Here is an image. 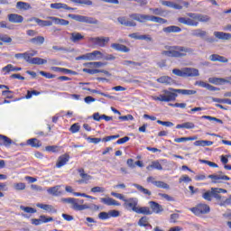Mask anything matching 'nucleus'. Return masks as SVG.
I'll return each instance as SVG.
<instances>
[{
    "mask_svg": "<svg viewBox=\"0 0 231 231\" xmlns=\"http://www.w3.org/2000/svg\"><path fill=\"white\" fill-rule=\"evenodd\" d=\"M162 93H164V95L152 97V100H155L158 102H174L176 98H178V93L180 95H184L189 97L190 95H196L198 91L190 90V89H178V88H169L168 90L167 89L162 90Z\"/></svg>",
    "mask_w": 231,
    "mask_h": 231,
    "instance_id": "obj_1",
    "label": "nucleus"
},
{
    "mask_svg": "<svg viewBox=\"0 0 231 231\" xmlns=\"http://www.w3.org/2000/svg\"><path fill=\"white\" fill-rule=\"evenodd\" d=\"M165 50L168 51H162L161 55L171 57V59H183L194 54V49L180 45L165 46Z\"/></svg>",
    "mask_w": 231,
    "mask_h": 231,
    "instance_id": "obj_2",
    "label": "nucleus"
},
{
    "mask_svg": "<svg viewBox=\"0 0 231 231\" xmlns=\"http://www.w3.org/2000/svg\"><path fill=\"white\" fill-rule=\"evenodd\" d=\"M188 17H179L178 21L180 24H186V26H198L199 23H208L210 16L207 14H198L194 13H188Z\"/></svg>",
    "mask_w": 231,
    "mask_h": 231,
    "instance_id": "obj_3",
    "label": "nucleus"
},
{
    "mask_svg": "<svg viewBox=\"0 0 231 231\" xmlns=\"http://www.w3.org/2000/svg\"><path fill=\"white\" fill-rule=\"evenodd\" d=\"M130 17L138 23H147V21H151L152 23H158L159 24H166L167 23V20L162 17L149 14H130Z\"/></svg>",
    "mask_w": 231,
    "mask_h": 231,
    "instance_id": "obj_4",
    "label": "nucleus"
},
{
    "mask_svg": "<svg viewBox=\"0 0 231 231\" xmlns=\"http://www.w3.org/2000/svg\"><path fill=\"white\" fill-rule=\"evenodd\" d=\"M61 201H63V203H69L71 208L77 211L88 210L91 208V207L88 206L87 204H84V199H80L67 198L62 199Z\"/></svg>",
    "mask_w": 231,
    "mask_h": 231,
    "instance_id": "obj_5",
    "label": "nucleus"
},
{
    "mask_svg": "<svg viewBox=\"0 0 231 231\" xmlns=\"http://www.w3.org/2000/svg\"><path fill=\"white\" fill-rule=\"evenodd\" d=\"M172 73L173 75L182 77L183 79H187L189 77H199V70L194 68H183L182 69H173Z\"/></svg>",
    "mask_w": 231,
    "mask_h": 231,
    "instance_id": "obj_6",
    "label": "nucleus"
},
{
    "mask_svg": "<svg viewBox=\"0 0 231 231\" xmlns=\"http://www.w3.org/2000/svg\"><path fill=\"white\" fill-rule=\"evenodd\" d=\"M189 210L197 216V217H201L206 216V214H210V206L205 203H199L193 208H189Z\"/></svg>",
    "mask_w": 231,
    "mask_h": 231,
    "instance_id": "obj_7",
    "label": "nucleus"
},
{
    "mask_svg": "<svg viewBox=\"0 0 231 231\" xmlns=\"http://www.w3.org/2000/svg\"><path fill=\"white\" fill-rule=\"evenodd\" d=\"M68 17H69V19L77 21L78 23H86L87 24H97L98 23V20L93 17L84 16L80 14H68Z\"/></svg>",
    "mask_w": 231,
    "mask_h": 231,
    "instance_id": "obj_8",
    "label": "nucleus"
},
{
    "mask_svg": "<svg viewBox=\"0 0 231 231\" xmlns=\"http://www.w3.org/2000/svg\"><path fill=\"white\" fill-rule=\"evenodd\" d=\"M104 57V53L100 51H94L77 58V60H100Z\"/></svg>",
    "mask_w": 231,
    "mask_h": 231,
    "instance_id": "obj_9",
    "label": "nucleus"
},
{
    "mask_svg": "<svg viewBox=\"0 0 231 231\" xmlns=\"http://www.w3.org/2000/svg\"><path fill=\"white\" fill-rule=\"evenodd\" d=\"M123 206L125 207V208H126V210H132V212L136 213L138 210V199L136 198L126 199Z\"/></svg>",
    "mask_w": 231,
    "mask_h": 231,
    "instance_id": "obj_10",
    "label": "nucleus"
},
{
    "mask_svg": "<svg viewBox=\"0 0 231 231\" xmlns=\"http://www.w3.org/2000/svg\"><path fill=\"white\" fill-rule=\"evenodd\" d=\"M88 41L95 44L96 46H99L100 48H104L107 42H109V37H94L89 38Z\"/></svg>",
    "mask_w": 231,
    "mask_h": 231,
    "instance_id": "obj_11",
    "label": "nucleus"
},
{
    "mask_svg": "<svg viewBox=\"0 0 231 231\" xmlns=\"http://www.w3.org/2000/svg\"><path fill=\"white\" fill-rule=\"evenodd\" d=\"M116 138H120L119 134L116 135H109L106 137H104L103 139L101 138H97V137H88V140H89L90 143H100V142H111V140H116Z\"/></svg>",
    "mask_w": 231,
    "mask_h": 231,
    "instance_id": "obj_12",
    "label": "nucleus"
},
{
    "mask_svg": "<svg viewBox=\"0 0 231 231\" xmlns=\"http://www.w3.org/2000/svg\"><path fill=\"white\" fill-rule=\"evenodd\" d=\"M78 172L81 178V180H78V183L82 184V183H89L90 180H93V177L84 171L83 168L78 169Z\"/></svg>",
    "mask_w": 231,
    "mask_h": 231,
    "instance_id": "obj_13",
    "label": "nucleus"
},
{
    "mask_svg": "<svg viewBox=\"0 0 231 231\" xmlns=\"http://www.w3.org/2000/svg\"><path fill=\"white\" fill-rule=\"evenodd\" d=\"M211 192L213 198L217 199V201H221V199H223L221 194H226L228 191L223 188H211Z\"/></svg>",
    "mask_w": 231,
    "mask_h": 231,
    "instance_id": "obj_14",
    "label": "nucleus"
},
{
    "mask_svg": "<svg viewBox=\"0 0 231 231\" xmlns=\"http://www.w3.org/2000/svg\"><path fill=\"white\" fill-rule=\"evenodd\" d=\"M208 178H209V180H212V183H221L222 180L230 181V177L221 174H211L208 175Z\"/></svg>",
    "mask_w": 231,
    "mask_h": 231,
    "instance_id": "obj_15",
    "label": "nucleus"
},
{
    "mask_svg": "<svg viewBox=\"0 0 231 231\" xmlns=\"http://www.w3.org/2000/svg\"><path fill=\"white\" fill-rule=\"evenodd\" d=\"M208 82L210 84H215V86H221V84H230L231 77H228L227 79L223 78H209Z\"/></svg>",
    "mask_w": 231,
    "mask_h": 231,
    "instance_id": "obj_16",
    "label": "nucleus"
},
{
    "mask_svg": "<svg viewBox=\"0 0 231 231\" xmlns=\"http://www.w3.org/2000/svg\"><path fill=\"white\" fill-rule=\"evenodd\" d=\"M68 162H69V154L64 153L60 155L56 162V169H60L61 167H64V165H66Z\"/></svg>",
    "mask_w": 231,
    "mask_h": 231,
    "instance_id": "obj_17",
    "label": "nucleus"
},
{
    "mask_svg": "<svg viewBox=\"0 0 231 231\" xmlns=\"http://www.w3.org/2000/svg\"><path fill=\"white\" fill-rule=\"evenodd\" d=\"M9 23H13L14 24H21L23 21H24V17L23 15L17 14H10L7 15Z\"/></svg>",
    "mask_w": 231,
    "mask_h": 231,
    "instance_id": "obj_18",
    "label": "nucleus"
},
{
    "mask_svg": "<svg viewBox=\"0 0 231 231\" xmlns=\"http://www.w3.org/2000/svg\"><path fill=\"white\" fill-rule=\"evenodd\" d=\"M111 48H113V50H116V51H121L122 53H129L131 51V49L120 43H112Z\"/></svg>",
    "mask_w": 231,
    "mask_h": 231,
    "instance_id": "obj_19",
    "label": "nucleus"
},
{
    "mask_svg": "<svg viewBox=\"0 0 231 231\" xmlns=\"http://www.w3.org/2000/svg\"><path fill=\"white\" fill-rule=\"evenodd\" d=\"M149 205L152 208V211L154 214H162V212H163V206L160 205L158 202L156 201H150Z\"/></svg>",
    "mask_w": 231,
    "mask_h": 231,
    "instance_id": "obj_20",
    "label": "nucleus"
},
{
    "mask_svg": "<svg viewBox=\"0 0 231 231\" xmlns=\"http://www.w3.org/2000/svg\"><path fill=\"white\" fill-rule=\"evenodd\" d=\"M100 201L104 203V205H107V207H120L121 205L120 202L111 198H101Z\"/></svg>",
    "mask_w": 231,
    "mask_h": 231,
    "instance_id": "obj_21",
    "label": "nucleus"
},
{
    "mask_svg": "<svg viewBox=\"0 0 231 231\" xmlns=\"http://www.w3.org/2000/svg\"><path fill=\"white\" fill-rule=\"evenodd\" d=\"M50 6L52 8V10H75V8L69 7L68 5L62 3L51 4Z\"/></svg>",
    "mask_w": 231,
    "mask_h": 231,
    "instance_id": "obj_22",
    "label": "nucleus"
},
{
    "mask_svg": "<svg viewBox=\"0 0 231 231\" xmlns=\"http://www.w3.org/2000/svg\"><path fill=\"white\" fill-rule=\"evenodd\" d=\"M189 2L178 0L177 3L172 2L171 8L174 10H183V6H185V8H189Z\"/></svg>",
    "mask_w": 231,
    "mask_h": 231,
    "instance_id": "obj_23",
    "label": "nucleus"
},
{
    "mask_svg": "<svg viewBox=\"0 0 231 231\" xmlns=\"http://www.w3.org/2000/svg\"><path fill=\"white\" fill-rule=\"evenodd\" d=\"M30 21H35L38 26H42V28L46 26H51L53 24V22L51 21H46V20H42L37 17H32L30 19Z\"/></svg>",
    "mask_w": 231,
    "mask_h": 231,
    "instance_id": "obj_24",
    "label": "nucleus"
},
{
    "mask_svg": "<svg viewBox=\"0 0 231 231\" xmlns=\"http://www.w3.org/2000/svg\"><path fill=\"white\" fill-rule=\"evenodd\" d=\"M209 60H211V62H222L224 64L228 62V59L225 58V56H221V55H218V54L210 55L209 56Z\"/></svg>",
    "mask_w": 231,
    "mask_h": 231,
    "instance_id": "obj_25",
    "label": "nucleus"
},
{
    "mask_svg": "<svg viewBox=\"0 0 231 231\" xmlns=\"http://www.w3.org/2000/svg\"><path fill=\"white\" fill-rule=\"evenodd\" d=\"M22 69L23 68L21 67H15L12 64H8L2 69V71L4 75H8V73H11V71H21Z\"/></svg>",
    "mask_w": 231,
    "mask_h": 231,
    "instance_id": "obj_26",
    "label": "nucleus"
},
{
    "mask_svg": "<svg viewBox=\"0 0 231 231\" xmlns=\"http://www.w3.org/2000/svg\"><path fill=\"white\" fill-rule=\"evenodd\" d=\"M195 86H199L200 88H206L208 91H219V88L205 82V81H197L195 82Z\"/></svg>",
    "mask_w": 231,
    "mask_h": 231,
    "instance_id": "obj_27",
    "label": "nucleus"
},
{
    "mask_svg": "<svg viewBox=\"0 0 231 231\" xmlns=\"http://www.w3.org/2000/svg\"><path fill=\"white\" fill-rule=\"evenodd\" d=\"M138 225L143 228H150V230L152 228V225L149 223V218L147 216L142 217L138 221Z\"/></svg>",
    "mask_w": 231,
    "mask_h": 231,
    "instance_id": "obj_28",
    "label": "nucleus"
},
{
    "mask_svg": "<svg viewBox=\"0 0 231 231\" xmlns=\"http://www.w3.org/2000/svg\"><path fill=\"white\" fill-rule=\"evenodd\" d=\"M14 143V141L6 135L0 134V146L10 147Z\"/></svg>",
    "mask_w": 231,
    "mask_h": 231,
    "instance_id": "obj_29",
    "label": "nucleus"
},
{
    "mask_svg": "<svg viewBox=\"0 0 231 231\" xmlns=\"http://www.w3.org/2000/svg\"><path fill=\"white\" fill-rule=\"evenodd\" d=\"M146 169H147L148 171H154V169H155L156 171H163V166H162V163H160L159 161H153V162H152L151 164H149V165L146 167Z\"/></svg>",
    "mask_w": 231,
    "mask_h": 231,
    "instance_id": "obj_30",
    "label": "nucleus"
},
{
    "mask_svg": "<svg viewBox=\"0 0 231 231\" xmlns=\"http://www.w3.org/2000/svg\"><path fill=\"white\" fill-rule=\"evenodd\" d=\"M48 19H51V21H53L55 24H60V26H68L69 24V21L62 19V18H58L55 16H49Z\"/></svg>",
    "mask_w": 231,
    "mask_h": 231,
    "instance_id": "obj_31",
    "label": "nucleus"
},
{
    "mask_svg": "<svg viewBox=\"0 0 231 231\" xmlns=\"http://www.w3.org/2000/svg\"><path fill=\"white\" fill-rule=\"evenodd\" d=\"M132 187H134L135 189H137V190L139 192H141V194H143L144 196H152V192L151 190L143 188V186L140 185V184H137V183H134L132 184Z\"/></svg>",
    "mask_w": 231,
    "mask_h": 231,
    "instance_id": "obj_32",
    "label": "nucleus"
},
{
    "mask_svg": "<svg viewBox=\"0 0 231 231\" xmlns=\"http://www.w3.org/2000/svg\"><path fill=\"white\" fill-rule=\"evenodd\" d=\"M27 145H30L34 149H39V147H42V143H41L37 138H31L27 140Z\"/></svg>",
    "mask_w": 231,
    "mask_h": 231,
    "instance_id": "obj_33",
    "label": "nucleus"
},
{
    "mask_svg": "<svg viewBox=\"0 0 231 231\" xmlns=\"http://www.w3.org/2000/svg\"><path fill=\"white\" fill-rule=\"evenodd\" d=\"M135 214H143V216H151L152 215V211L149 207H138Z\"/></svg>",
    "mask_w": 231,
    "mask_h": 231,
    "instance_id": "obj_34",
    "label": "nucleus"
},
{
    "mask_svg": "<svg viewBox=\"0 0 231 231\" xmlns=\"http://www.w3.org/2000/svg\"><path fill=\"white\" fill-rule=\"evenodd\" d=\"M36 207H38V208L45 210L46 212H53L54 214L57 213V209L53 208V206L51 205L38 203Z\"/></svg>",
    "mask_w": 231,
    "mask_h": 231,
    "instance_id": "obj_35",
    "label": "nucleus"
},
{
    "mask_svg": "<svg viewBox=\"0 0 231 231\" xmlns=\"http://www.w3.org/2000/svg\"><path fill=\"white\" fill-rule=\"evenodd\" d=\"M163 32L164 33H180V32H181V28L176 25H171L163 28Z\"/></svg>",
    "mask_w": 231,
    "mask_h": 231,
    "instance_id": "obj_36",
    "label": "nucleus"
},
{
    "mask_svg": "<svg viewBox=\"0 0 231 231\" xmlns=\"http://www.w3.org/2000/svg\"><path fill=\"white\" fill-rule=\"evenodd\" d=\"M214 35H215V37H217V39H220L222 41H228L231 39L230 33H226V32H215Z\"/></svg>",
    "mask_w": 231,
    "mask_h": 231,
    "instance_id": "obj_37",
    "label": "nucleus"
},
{
    "mask_svg": "<svg viewBox=\"0 0 231 231\" xmlns=\"http://www.w3.org/2000/svg\"><path fill=\"white\" fill-rule=\"evenodd\" d=\"M196 147H210V145H214V142L212 141H205V140H199L194 143Z\"/></svg>",
    "mask_w": 231,
    "mask_h": 231,
    "instance_id": "obj_38",
    "label": "nucleus"
},
{
    "mask_svg": "<svg viewBox=\"0 0 231 231\" xmlns=\"http://www.w3.org/2000/svg\"><path fill=\"white\" fill-rule=\"evenodd\" d=\"M118 23H120V24H122L123 26H132L134 27L136 26V22H133V21H127L125 19V17H118L117 18Z\"/></svg>",
    "mask_w": 231,
    "mask_h": 231,
    "instance_id": "obj_39",
    "label": "nucleus"
},
{
    "mask_svg": "<svg viewBox=\"0 0 231 231\" xmlns=\"http://www.w3.org/2000/svg\"><path fill=\"white\" fill-rule=\"evenodd\" d=\"M83 71L84 73H88V75H97V73H105V75H109V71L97 69H84Z\"/></svg>",
    "mask_w": 231,
    "mask_h": 231,
    "instance_id": "obj_40",
    "label": "nucleus"
},
{
    "mask_svg": "<svg viewBox=\"0 0 231 231\" xmlns=\"http://www.w3.org/2000/svg\"><path fill=\"white\" fill-rule=\"evenodd\" d=\"M16 8L17 10H23V11L32 10V5L26 2H17Z\"/></svg>",
    "mask_w": 231,
    "mask_h": 231,
    "instance_id": "obj_41",
    "label": "nucleus"
},
{
    "mask_svg": "<svg viewBox=\"0 0 231 231\" xmlns=\"http://www.w3.org/2000/svg\"><path fill=\"white\" fill-rule=\"evenodd\" d=\"M75 5H80V6H93V1L91 0H69Z\"/></svg>",
    "mask_w": 231,
    "mask_h": 231,
    "instance_id": "obj_42",
    "label": "nucleus"
},
{
    "mask_svg": "<svg viewBox=\"0 0 231 231\" xmlns=\"http://www.w3.org/2000/svg\"><path fill=\"white\" fill-rule=\"evenodd\" d=\"M84 40V35L80 32H72L70 33V41L72 42H79V41Z\"/></svg>",
    "mask_w": 231,
    "mask_h": 231,
    "instance_id": "obj_43",
    "label": "nucleus"
},
{
    "mask_svg": "<svg viewBox=\"0 0 231 231\" xmlns=\"http://www.w3.org/2000/svg\"><path fill=\"white\" fill-rule=\"evenodd\" d=\"M194 127H196V125L192 122H186L176 125V129H194Z\"/></svg>",
    "mask_w": 231,
    "mask_h": 231,
    "instance_id": "obj_44",
    "label": "nucleus"
},
{
    "mask_svg": "<svg viewBox=\"0 0 231 231\" xmlns=\"http://www.w3.org/2000/svg\"><path fill=\"white\" fill-rule=\"evenodd\" d=\"M194 140H198V136L175 138L174 142L175 143H181L182 142H194Z\"/></svg>",
    "mask_w": 231,
    "mask_h": 231,
    "instance_id": "obj_45",
    "label": "nucleus"
},
{
    "mask_svg": "<svg viewBox=\"0 0 231 231\" xmlns=\"http://www.w3.org/2000/svg\"><path fill=\"white\" fill-rule=\"evenodd\" d=\"M44 36H37L34 38H32L30 40V42H32V44H35L37 46H41L42 44H44Z\"/></svg>",
    "mask_w": 231,
    "mask_h": 231,
    "instance_id": "obj_46",
    "label": "nucleus"
},
{
    "mask_svg": "<svg viewBox=\"0 0 231 231\" xmlns=\"http://www.w3.org/2000/svg\"><path fill=\"white\" fill-rule=\"evenodd\" d=\"M157 80L158 82H160V84H166V85H171L173 82L172 78L169 76H162L159 78Z\"/></svg>",
    "mask_w": 231,
    "mask_h": 231,
    "instance_id": "obj_47",
    "label": "nucleus"
},
{
    "mask_svg": "<svg viewBox=\"0 0 231 231\" xmlns=\"http://www.w3.org/2000/svg\"><path fill=\"white\" fill-rule=\"evenodd\" d=\"M48 62L47 60L42 58H32L31 64H36L37 66H41L42 64H46Z\"/></svg>",
    "mask_w": 231,
    "mask_h": 231,
    "instance_id": "obj_48",
    "label": "nucleus"
},
{
    "mask_svg": "<svg viewBox=\"0 0 231 231\" xmlns=\"http://www.w3.org/2000/svg\"><path fill=\"white\" fill-rule=\"evenodd\" d=\"M37 53L36 51H33L32 53H30L28 51L23 52V60L28 62V64H32V57H34V55Z\"/></svg>",
    "mask_w": 231,
    "mask_h": 231,
    "instance_id": "obj_49",
    "label": "nucleus"
},
{
    "mask_svg": "<svg viewBox=\"0 0 231 231\" xmlns=\"http://www.w3.org/2000/svg\"><path fill=\"white\" fill-rule=\"evenodd\" d=\"M153 185H155V187H158V189H165L166 190H169L170 189L169 184L162 180H156V182H153Z\"/></svg>",
    "mask_w": 231,
    "mask_h": 231,
    "instance_id": "obj_50",
    "label": "nucleus"
},
{
    "mask_svg": "<svg viewBox=\"0 0 231 231\" xmlns=\"http://www.w3.org/2000/svg\"><path fill=\"white\" fill-rule=\"evenodd\" d=\"M192 35L194 37H201V38H203V37H205V35H207V32H205V31H203L201 29H197V30L193 31Z\"/></svg>",
    "mask_w": 231,
    "mask_h": 231,
    "instance_id": "obj_51",
    "label": "nucleus"
},
{
    "mask_svg": "<svg viewBox=\"0 0 231 231\" xmlns=\"http://www.w3.org/2000/svg\"><path fill=\"white\" fill-rule=\"evenodd\" d=\"M45 151H47V152H59L60 147L57 145H49L45 147Z\"/></svg>",
    "mask_w": 231,
    "mask_h": 231,
    "instance_id": "obj_52",
    "label": "nucleus"
},
{
    "mask_svg": "<svg viewBox=\"0 0 231 231\" xmlns=\"http://www.w3.org/2000/svg\"><path fill=\"white\" fill-rule=\"evenodd\" d=\"M0 41L5 42V44H10L12 42V38L8 34L0 33Z\"/></svg>",
    "mask_w": 231,
    "mask_h": 231,
    "instance_id": "obj_53",
    "label": "nucleus"
},
{
    "mask_svg": "<svg viewBox=\"0 0 231 231\" xmlns=\"http://www.w3.org/2000/svg\"><path fill=\"white\" fill-rule=\"evenodd\" d=\"M201 118H204V120H209L210 122H217V124H223V120L214 117V116H202Z\"/></svg>",
    "mask_w": 231,
    "mask_h": 231,
    "instance_id": "obj_54",
    "label": "nucleus"
},
{
    "mask_svg": "<svg viewBox=\"0 0 231 231\" xmlns=\"http://www.w3.org/2000/svg\"><path fill=\"white\" fill-rule=\"evenodd\" d=\"M123 66H133V68H136L138 66H142V63L132 60H124Z\"/></svg>",
    "mask_w": 231,
    "mask_h": 231,
    "instance_id": "obj_55",
    "label": "nucleus"
},
{
    "mask_svg": "<svg viewBox=\"0 0 231 231\" xmlns=\"http://www.w3.org/2000/svg\"><path fill=\"white\" fill-rule=\"evenodd\" d=\"M90 192H92L93 194L104 193V192H106V188L100 187V186H96L90 189Z\"/></svg>",
    "mask_w": 231,
    "mask_h": 231,
    "instance_id": "obj_56",
    "label": "nucleus"
},
{
    "mask_svg": "<svg viewBox=\"0 0 231 231\" xmlns=\"http://www.w3.org/2000/svg\"><path fill=\"white\" fill-rule=\"evenodd\" d=\"M20 208L23 210V212H26V214H35V212H37V209L30 207L21 206Z\"/></svg>",
    "mask_w": 231,
    "mask_h": 231,
    "instance_id": "obj_57",
    "label": "nucleus"
},
{
    "mask_svg": "<svg viewBox=\"0 0 231 231\" xmlns=\"http://www.w3.org/2000/svg\"><path fill=\"white\" fill-rule=\"evenodd\" d=\"M39 95H41V92H39V91H37V90H32V91H30V90H28L27 91V94H26V96H25V98L27 99V100H30V98H32V97H37V96H39Z\"/></svg>",
    "mask_w": 231,
    "mask_h": 231,
    "instance_id": "obj_58",
    "label": "nucleus"
},
{
    "mask_svg": "<svg viewBox=\"0 0 231 231\" xmlns=\"http://www.w3.org/2000/svg\"><path fill=\"white\" fill-rule=\"evenodd\" d=\"M149 10L153 15H163V14H165V11L162 8H150Z\"/></svg>",
    "mask_w": 231,
    "mask_h": 231,
    "instance_id": "obj_59",
    "label": "nucleus"
},
{
    "mask_svg": "<svg viewBox=\"0 0 231 231\" xmlns=\"http://www.w3.org/2000/svg\"><path fill=\"white\" fill-rule=\"evenodd\" d=\"M70 133L75 134V133H79L80 131V125L79 123L73 124L69 128Z\"/></svg>",
    "mask_w": 231,
    "mask_h": 231,
    "instance_id": "obj_60",
    "label": "nucleus"
},
{
    "mask_svg": "<svg viewBox=\"0 0 231 231\" xmlns=\"http://www.w3.org/2000/svg\"><path fill=\"white\" fill-rule=\"evenodd\" d=\"M202 198L203 199H205L206 201H212V190L211 191H206L202 194Z\"/></svg>",
    "mask_w": 231,
    "mask_h": 231,
    "instance_id": "obj_61",
    "label": "nucleus"
},
{
    "mask_svg": "<svg viewBox=\"0 0 231 231\" xmlns=\"http://www.w3.org/2000/svg\"><path fill=\"white\" fill-rule=\"evenodd\" d=\"M190 181H192V179H190V177H189V175H182L180 179H179V183H190Z\"/></svg>",
    "mask_w": 231,
    "mask_h": 231,
    "instance_id": "obj_62",
    "label": "nucleus"
},
{
    "mask_svg": "<svg viewBox=\"0 0 231 231\" xmlns=\"http://www.w3.org/2000/svg\"><path fill=\"white\" fill-rule=\"evenodd\" d=\"M2 97H5L6 98H14V91L12 90H3Z\"/></svg>",
    "mask_w": 231,
    "mask_h": 231,
    "instance_id": "obj_63",
    "label": "nucleus"
},
{
    "mask_svg": "<svg viewBox=\"0 0 231 231\" xmlns=\"http://www.w3.org/2000/svg\"><path fill=\"white\" fill-rule=\"evenodd\" d=\"M49 194L59 196V186L51 187L48 189Z\"/></svg>",
    "mask_w": 231,
    "mask_h": 231,
    "instance_id": "obj_64",
    "label": "nucleus"
}]
</instances>
